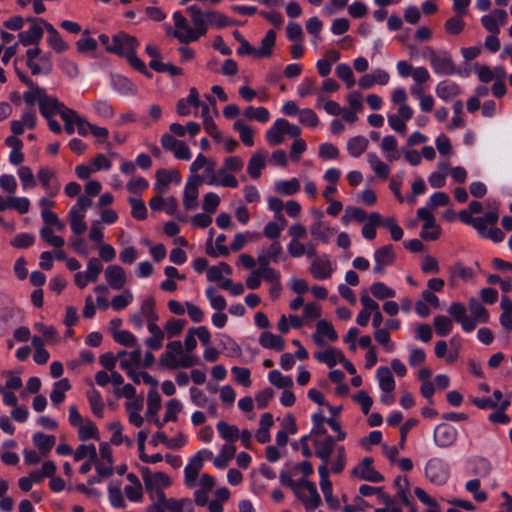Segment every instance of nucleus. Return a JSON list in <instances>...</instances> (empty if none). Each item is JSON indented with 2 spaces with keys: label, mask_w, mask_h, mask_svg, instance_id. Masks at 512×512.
<instances>
[{
  "label": "nucleus",
  "mask_w": 512,
  "mask_h": 512,
  "mask_svg": "<svg viewBox=\"0 0 512 512\" xmlns=\"http://www.w3.org/2000/svg\"><path fill=\"white\" fill-rule=\"evenodd\" d=\"M279 480L283 486L293 490L296 497L304 504L308 512L314 511L321 504V497L315 483L306 479L295 481L287 471L280 472Z\"/></svg>",
  "instance_id": "nucleus-1"
},
{
  "label": "nucleus",
  "mask_w": 512,
  "mask_h": 512,
  "mask_svg": "<svg viewBox=\"0 0 512 512\" xmlns=\"http://www.w3.org/2000/svg\"><path fill=\"white\" fill-rule=\"evenodd\" d=\"M198 358L185 353L181 341H171L166 345V351L159 358V365L170 370L190 368L198 363Z\"/></svg>",
  "instance_id": "nucleus-2"
},
{
  "label": "nucleus",
  "mask_w": 512,
  "mask_h": 512,
  "mask_svg": "<svg viewBox=\"0 0 512 512\" xmlns=\"http://www.w3.org/2000/svg\"><path fill=\"white\" fill-rule=\"evenodd\" d=\"M141 476L152 502L159 500V495L165 494L163 488L171 485V480L166 474L163 472L151 473L147 467L142 468Z\"/></svg>",
  "instance_id": "nucleus-3"
},
{
  "label": "nucleus",
  "mask_w": 512,
  "mask_h": 512,
  "mask_svg": "<svg viewBox=\"0 0 512 512\" xmlns=\"http://www.w3.org/2000/svg\"><path fill=\"white\" fill-rule=\"evenodd\" d=\"M430 66L433 72L439 76H451L457 73V67L452 58L446 53H437L432 48H427Z\"/></svg>",
  "instance_id": "nucleus-4"
},
{
  "label": "nucleus",
  "mask_w": 512,
  "mask_h": 512,
  "mask_svg": "<svg viewBox=\"0 0 512 512\" xmlns=\"http://www.w3.org/2000/svg\"><path fill=\"white\" fill-rule=\"evenodd\" d=\"M425 474L430 482L436 485H442L449 477V469L443 460L433 458L426 463Z\"/></svg>",
  "instance_id": "nucleus-5"
},
{
  "label": "nucleus",
  "mask_w": 512,
  "mask_h": 512,
  "mask_svg": "<svg viewBox=\"0 0 512 512\" xmlns=\"http://www.w3.org/2000/svg\"><path fill=\"white\" fill-rule=\"evenodd\" d=\"M139 42L136 37L120 32L113 36V47L108 48V52L126 57L138 47Z\"/></svg>",
  "instance_id": "nucleus-6"
},
{
  "label": "nucleus",
  "mask_w": 512,
  "mask_h": 512,
  "mask_svg": "<svg viewBox=\"0 0 512 512\" xmlns=\"http://www.w3.org/2000/svg\"><path fill=\"white\" fill-rule=\"evenodd\" d=\"M352 476L373 483L384 481V476L373 467V459L365 457L357 466L351 471Z\"/></svg>",
  "instance_id": "nucleus-7"
},
{
  "label": "nucleus",
  "mask_w": 512,
  "mask_h": 512,
  "mask_svg": "<svg viewBox=\"0 0 512 512\" xmlns=\"http://www.w3.org/2000/svg\"><path fill=\"white\" fill-rule=\"evenodd\" d=\"M187 11L191 17V21L194 24V31H191L190 39H199L204 36L208 30L209 17L208 12H203L198 6L191 5L187 8Z\"/></svg>",
  "instance_id": "nucleus-8"
},
{
  "label": "nucleus",
  "mask_w": 512,
  "mask_h": 512,
  "mask_svg": "<svg viewBox=\"0 0 512 512\" xmlns=\"http://www.w3.org/2000/svg\"><path fill=\"white\" fill-rule=\"evenodd\" d=\"M373 258L375 262L373 272L375 274L382 275L385 273L386 267L394 263L396 254L393 246L388 244L376 249L374 251Z\"/></svg>",
  "instance_id": "nucleus-9"
},
{
  "label": "nucleus",
  "mask_w": 512,
  "mask_h": 512,
  "mask_svg": "<svg viewBox=\"0 0 512 512\" xmlns=\"http://www.w3.org/2000/svg\"><path fill=\"white\" fill-rule=\"evenodd\" d=\"M434 442L438 447L446 448L455 443L458 437L457 429L447 423H441L434 429Z\"/></svg>",
  "instance_id": "nucleus-10"
},
{
  "label": "nucleus",
  "mask_w": 512,
  "mask_h": 512,
  "mask_svg": "<svg viewBox=\"0 0 512 512\" xmlns=\"http://www.w3.org/2000/svg\"><path fill=\"white\" fill-rule=\"evenodd\" d=\"M203 181L200 175H191L184 187L183 206L186 210H194L198 206V186Z\"/></svg>",
  "instance_id": "nucleus-11"
},
{
  "label": "nucleus",
  "mask_w": 512,
  "mask_h": 512,
  "mask_svg": "<svg viewBox=\"0 0 512 512\" xmlns=\"http://www.w3.org/2000/svg\"><path fill=\"white\" fill-rule=\"evenodd\" d=\"M466 311L465 305L460 302H453L448 309L452 319L460 323L465 332L470 333L476 328V323L475 319L467 316Z\"/></svg>",
  "instance_id": "nucleus-12"
},
{
  "label": "nucleus",
  "mask_w": 512,
  "mask_h": 512,
  "mask_svg": "<svg viewBox=\"0 0 512 512\" xmlns=\"http://www.w3.org/2000/svg\"><path fill=\"white\" fill-rule=\"evenodd\" d=\"M66 108L64 103L60 102L56 97L48 95L47 91H42L39 111L44 118H49V116L56 114L60 115Z\"/></svg>",
  "instance_id": "nucleus-13"
},
{
  "label": "nucleus",
  "mask_w": 512,
  "mask_h": 512,
  "mask_svg": "<svg viewBox=\"0 0 512 512\" xmlns=\"http://www.w3.org/2000/svg\"><path fill=\"white\" fill-rule=\"evenodd\" d=\"M508 15L503 9H495L490 14L481 18L483 27L493 34L500 33V26L505 25Z\"/></svg>",
  "instance_id": "nucleus-14"
},
{
  "label": "nucleus",
  "mask_w": 512,
  "mask_h": 512,
  "mask_svg": "<svg viewBox=\"0 0 512 512\" xmlns=\"http://www.w3.org/2000/svg\"><path fill=\"white\" fill-rule=\"evenodd\" d=\"M37 125L36 111L32 108L25 110L21 119L13 120L10 123L11 131L14 135H21L25 129L32 130Z\"/></svg>",
  "instance_id": "nucleus-15"
},
{
  "label": "nucleus",
  "mask_w": 512,
  "mask_h": 512,
  "mask_svg": "<svg viewBox=\"0 0 512 512\" xmlns=\"http://www.w3.org/2000/svg\"><path fill=\"white\" fill-rule=\"evenodd\" d=\"M309 271L315 279L324 280L332 276L333 268L327 255L313 259Z\"/></svg>",
  "instance_id": "nucleus-16"
},
{
  "label": "nucleus",
  "mask_w": 512,
  "mask_h": 512,
  "mask_svg": "<svg viewBox=\"0 0 512 512\" xmlns=\"http://www.w3.org/2000/svg\"><path fill=\"white\" fill-rule=\"evenodd\" d=\"M206 184L211 186H221L228 188H236L238 180L234 175L227 171L224 167L218 169L215 174L205 179Z\"/></svg>",
  "instance_id": "nucleus-17"
},
{
  "label": "nucleus",
  "mask_w": 512,
  "mask_h": 512,
  "mask_svg": "<svg viewBox=\"0 0 512 512\" xmlns=\"http://www.w3.org/2000/svg\"><path fill=\"white\" fill-rule=\"evenodd\" d=\"M105 280L114 290H121L126 284V273L121 266L110 265L105 270Z\"/></svg>",
  "instance_id": "nucleus-18"
},
{
  "label": "nucleus",
  "mask_w": 512,
  "mask_h": 512,
  "mask_svg": "<svg viewBox=\"0 0 512 512\" xmlns=\"http://www.w3.org/2000/svg\"><path fill=\"white\" fill-rule=\"evenodd\" d=\"M203 465L202 459L196 454L190 458L184 468V482L187 487L194 488L196 486V480Z\"/></svg>",
  "instance_id": "nucleus-19"
},
{
  "label": "nucleus",
  "mask_w": 512,
  "mask_h": 512,
  "mask_svg": "<svg viewBox=\"0 0 512 512\" xmlns=\"http://www.w3.org/2000/svg\"><path fill=\"white\" fill-rule=\"evenodd\" d=\"M283 254V247L279 241H273L267 249L262 248L257 252V262L261 265V260L264 259L266 265L271 262L279 263Z\"/></svg>",
  "instance_id": "nucleus-20"
},
{
  "label": "nucleus",
  "mask_w": 512,
  "mask_h": 512,
  "mask_svg": "<svg viewBox=\"0 0 512 512\" xmlns=\"http://www.w3.org/2000/svg\"><path fill=\"white\" fill-rule=\"evenodd\" d=\"M326 336L330 341H336L338 334L330 322L325 319L319 320L316 325V332L313 334L315 344L324 345L323 337Z\"/></svg>",
  "instance_id": "nucleus-21"
},
{
  "label": "nucleus",
  "mask_w": 512,
  "mask_h": 512,
  "mask_svg": "<svg viewBox=\"0 0 512 512\" xmlns=\"http://www.w3.org/2000/svg\"><path fill=\"white\" fill-rule=\"evenodd\" d=\"M435 92L441 100L449 102L461 93V88L454 81L443 80L436 85Z\"/></svg>",
  "instance_id": "nucleus-22"
},
{
  "label": "nucleus",
  "mask_w": 512,
  "mask_h": 512,
  "mask_svg": "<svg viewBox=\"0 0 512 512\" xmlns=\"http://www.w3.org/2000/svg\"><path fill=\"white\" fill-rule=\"evenodd\" d=\"M41 25H31L27 31L18 34L19 43L23 46L38 45L43 37V29Z\"/></svg>",
  "instance_id": "nucleus-23"
},
{
  "label": "nucleus",
  "mask_w": 512,
  "mask_h": 512,
  "mask_svg": "<svg viewBox=\"0 0 512 512\" xmlns=\"http://www.w3.org/2000/svg\"><path fill=\"white\" fill-rule=\"evenodd\" d=\"M315 455L322 462H329V459L335 449V440L331 435H328L324 440H315Z\"/></svg>",
  "instance_id": "nucleus-24"
},
{
  "label": "nucleus",
  "mask_w": 512,
  "mask_h": 512,
  "mask_svg": "<svg viewBox=\"0 0 512 512\" xmlns=\"http://www.w3.org/2000/svg\"><path fill=\"white\" fill-rule=\"evenodd\" d=\"M113 89L123 96H134L137 94V87L128 78L122 75L111 77Z\"/></svg>",
  "instance_id": "nucleus-25"
},
{
  "label": "nucleus",
  "mask_w": 512,
  "mask_h": 512,
  "mask_svg": "<svg viewBox=\"0 0 512 512\" xmlns=\"http://www.w3.org/2000/svg\"><path fill=\"white\" fill-rule=\"evenodd\" d=\"M376 377L382 392L393 393L395 390V380L390 368L386 366L378 367L376 371Z\"/></svg>",
  "instance_id": "nucleus-26"
},
{
  "label": "nucleus",
  "mask_w": 512,
  "mask_h": 512,
  "mask_svg": "<svg viewBox=\"0 0 512 512\" xmlns=\"http://www.w3.org/2000/svg\"><path fill=\"white\" fill-rule=\"evenodd\" d=\"M310 234L312 237L322 243H328L334 232L328 223L324 221L313 222L310 227Z\"/></svg>",
  "instance_id": "nucleus-27"
},
{
  "label": "nucleus",
  "mask_w": 512,
  "mask_h": 512,
  "mask_svg": "<svg viewBox=\"0 0 512 512\" xmlns=\"http://www.w3.org/2000/svg\"><path fill=\"white\" fill-rule=\"evenodd\" d=\"M179 184L181 182V176L176 170L159 169L156 171V183L155 189L162 190L163 187H167L171 182Z\"/></svg>",
  "instance_id": "nucleus-28"
},
{
  "label": "nucleus",
  "mask_w": 512,
  "mask_h": 512,
  "mask_svg": "<svg viewBox=\"0 0 512 512\" xmlns=\"http://www.w3.org/2000/svg\"><path fill=\"white\" fill-rule=\"evenodd\" d=\"M55 175H56L55 171L53 169L47 168V167H43L38 171V179L50 196H55L60 190L59 184H56V185L50 184V181L53 178H55Z\"/></svg>",
  "instance_id": "nucleus-29"
},
{
  "label": "nucleus",
  "mask_w": 512,
  "mask_h": 512,
  "mask_svg": "<svg viewBox=\"0 0 512 512\" xmlns=\"http://www.w3.org/2000/svg\"><path fill=\"white\" fill-rule=\"evenodd\" d=\"M285 129L282 118L275 120L273 125L266 132V140L271 146L280 145L284 141Z\"/></svg>",
  "instance_id": "nucleus-30"
},
{
  "label": "nucleus",
  "mask_w": 512,
  "mask_h": 512,
  "mask_svg": "<svg viewBox=\"0 0 512 512\" xmlns=\"http://www.w3.org/2000/svg\"><path fill=\"white\" fill-rule=\"evenodd\" d=\"M181 403L177 399H171L166 403V412L162 421L154 419V424L162 428L169 421H177V414L181 411Z\"/></svg>",
  "instance_id": "nucleus-31"
},
{
  "label": "nucleus",
  "mask_w": 512,
  "mask_h": 512,
  "mask_svg": "<svg viewBox=\"0 0 512 512\" xmlns=\"http://www.w3.org/2000/svg\"><path fill=\"white\" fill-rule=\"evenodd\" d=\"M344 354L335 348H329L325 351L316 352L314 357L317 361L325 363L328 367L335 366L338 362L343 361Z\"/></svg>",
  "instance_id": "nucleus-32"
},
{
  "label": "nucleus",
  "mask_w": 512,
  "mask_h": 512,
  "mask_svg": "<svg viewBox=\"0 0 512 512\" xmlns=\"http://www.w3.org/2000/svg\"><path fill=\"white\" fill-rule=\"evenodd\" d=\"M259 344L266 349H274L276 351H282L285 348V340L271 332H264L259 338Z\"/></svg>",
  "instance_id": "nucleus-33"
},
{
  "label": "nucleus",
  "mask_w": 512,
  "mask_h": 512,
  "mask_svg": "<svg viewBox=\"0 0 512 512\" xmlns=\"http://www.w3.org/2000/svg\"><path fill=\"white\" fill-rule=\"evenodd\" d=\"M161 408V396L156 389H151L147 396V411L146 417L148 420L153 421L157 417V413Z\"/></svg>",
  "instance_id": "nucleus-34"
},
{
  "label": "nucleus",
  "mask_w": 512,
  "mask_h": 512,
  "mask_svg": "<svg viewBox=\"0 0 512 512\" xmlns=\"http://www.w3.org/2000/svg\"><path fill=\"white\" fill-rule=\"evenodd\" d=\"M469 469L478 477H486L491 471V464L486 458L476 456L469 460Z\"/></svg>",
  "instance_id": "nucleus-35"
},
{
  "label": "nucleus",
  "mask_w": 512,
  "mask_h": 512,
  "mask_svg": "<svg viewBox=\"0 0 512 512\" xmlns=\"http://www.w3.org/2000/svg\"><path fill=\"white\" fill-rule=\"evenodd\" d=\"M468 307L471 312L470 318L475 319V323H487L489 321L488 310L476 299L470 298Z\"/></svg>",
  "instance_id": "nucleus-36"
},
{
  "label": "nucleus",
  "mask_w": 512,
  "mask_h": 512,
  "mask_svg": "<svg viewBox=\"0 0 512 512\" xmlns=\"http://www.w3.org/2000/svg\"><path fill=\"white\" fill-rule=\"evenodd\" d=\"M45 29L48 32L47 42L55 51L60 53L68 49L59 32L50 23H45Z\"/></svg>",
  "instance_id": "nucleus-37"
},
{
  "label": "nucleus",
  "mask_w": 512,
  "mask_h": 512,
  "mask_svg": "<svg viewBox=\"0 0 512 512\" xmlns=\"http://www.w3.org/2000/svg\"><path fill=\"white\" fill-rule=\"evenodd\" d=\"M369 141L364 136H355L348 140L347 150L348 153L355 158L360 157L367 149Z\"/></svg>",
  "instance_id": "nucleus-38"
},
{
  "label": "nucleus",
  "mask_w": 512,
  "mask_h": 512,
  "mask_svg": "<svg viewBox=\"0 0 512 512\" xmlns=\"http://www.w3.org/2000/svg\"><path fill=\"white\" fill-rule=\"evenodd\" d=\"M276 42V33L274 30L267 31L265 37L261 41V45L256 49V57H269L272 54V48Z\"/></svg>",
  "instance_id": "nucleus-39"
},
{
  "label": "nucleus",
  "mask_w": 512,
  "mask_h": 512,
  "mask_svg": "<svg viewBox=\"0 0 512 512\" xmlns=\"http://www.w3.org/2000/svg\"><path fill=\"white\" fill-rule=\"evenodd\" d=\"M71 388L67 378L60 379L54 383L50 399L55 405L61 404L65 400V393Z\"/></svg>",
  "instance_id": "nucleus-40"
},
{
  "label": "nucleus",
  "mask_w": 512,
  "mask_h": 512,
  "mask_svg": "<svg viewBox=\"0 0 512 512\" xmlns=\"http://www.w3.org/2000/svg\"><path fill=\"white\" fill-rule=\"evenodd\" d=\"M266 153H255L249 160L247 172L252 178H258L265 166Z\"/></svg>",
  "instance_id": "nucleus-41"
},
{
  "label": "nucleus",
  "mask_w": 512,
  "mask_h": 512,
  "mask_svg": "<svg viewBox=\"0 0 512 512\" xmlns=\"http://www.w3.org/2000/svg\"><path fill=\"white\" fill-rule=\"evenodd\" d=\"M275 190L282 195H294L300 190V182L297 178L280 180L275 183Z\"/></svg>",
  "instance_id": "nucleus-42"
},
{
  "label": "nucleus",
  "mask_w": 512,
  "mask_h": 512,
  "mask_svg": "<svg viewBox=\"0 0 512 512\" xmlns=\"http://www.w3.org/2000/svg\"><path fill=\"white\" fill-rule=\"evenodd\" d=\"M367 160L378 177L382 179L388 178L390 173V167L386 163L381 161L380 158L375 153H368Z\"/></svg>",
  "instance_id": "nucleus-43"
},
{
  "label": "nucleus",
  "mask_w": 512,
  "mask_h": 512,
  "mask_svg": "<svg viewBox=\"0 0 512 512\" xmlns=\"http://www.w3.org/2000/svg\"><path fill=\"white\" fill-rule=\"evenodd\" d=\"M232 268L226 262H220L218 265L211 266L207 270V279L210 282H220L223 279V275H230Z\"/></svg>",
  "instance_id": "nucleus-44"
},
{
  "label": "nucleus",
  "mask_w": 512,
  "mask_h": 512,
  "mask_svg": "<svg viewBox=\"0 0 512 512\" xmlns=\"http://www.w3.org/2000/svg\"><path fill=\"white\" fill-rule=\"evenodd\" d=\"M216 428L220 436L226 441L235 442L239 437V429L225 421L218 422Z\"/></svg>",
  "instance_id": "nucleus-45"
},
{
  "label": "nucleus",
  "mask_w": 512,
  "mask_h": 512,
  "mask_svg": "<svg viewBox=\"0 0 512 512\" xmlns=\"http://www.w3.org/2000/svg\"><path fill=\"white\" fill-rule=\"evenodd\" d=\"M55 441L56 439L54 436L46 435L42 432H36L33 435V442L35 446H37L38 449L44 454L53 448Z\"/></svg>",
  "instance_id": "nucleus-46"
},
{
  "label": "nucleus",
  "mask_w": 512,
  "mask_h": 512,
  "mask_svg": "<svg viewBox=\"0 0 512 512\" xmlns=\"http://www.w3.org/2000/svg\"><path fill=\"white\" fill-rule=\"evenodd\" d=\"M53 69V65L51 62V55L50 53L42 54L38 62H36L33 67L31 68V73L33 75H39V74H45L48 75L51 73Z\"/></svg>",
  "instance_id": "nucleus-47"
},
{
  "label": "nucleus",
  "mask_w": 512,
  "mask_h": 512,
  "mask_svg": "<svg viewBox=\"0 0 512 512\" xmlns=\"http://www.w3.org/2000/svg\"><path fill=\"white\" fill-rule=\"evenodd\" d=\"M77 429H78L79 439L82 441H85L88 439H98V437H99L97 427L89 419L84 420V422Z\"/></svg>",
  "instance_id": "nucleus-48"
},
{
  "label": "nucleus",
  "mask_w": 512,
  "mask_h": 512,
  "mask_svg": "<svg viewBox=\"0 0 512 512\" xmlns=\"http://www.w3.org/2000/svg\"><path fill=\"white\" fill-rule=\"evenodd\" d=\"M244 116L249 120L255 119L260 123H266L270 119V112L265 107L248 106L244 110Z\"/></svg>",
  "instance_id": "nucleus-49"
},
{
  "label": "nucleus",
  "mask_w": 512,
  "mask_h": 512,
  "mask_svg": "<svg viewBox=\"0 0 512 512\" xmlns=\"http://www.w3.org/2000/svg\"><path fill=\"white\" fill-rule=\"evenodd\" d=\"M87 399L95 416L102 418L104 403L99 391L93 389L87 393Z\"/></svg>",
  "instance_id": "nucleus-50"
},
{
  "label": "nucleus",
  "mask_w": 512,
  "mask_h": 512,
  "mask_svg": "<svg viewBox=\"0 0 512 512\" xmlns=\"http://www.w3.org/2000/svg\"><path fill=\"white\" fill-rule=\"evenodd\" d=\"M381 148L385 153H387V160L392 162L399 159V153L396 151L397 140L394 136H385L382 139Z\"/></svg>",
  "instance_id": "nucleus-51"
},
{
  "label": "nucleus",
  "mask_w": 512,
  "mask_h": 512,
  "mask_svg": "<svg viewBox=\"0 0 512 512\" xmlns=\"http://www.w3.org/2000/svg\"><path fill=\"white\" fill-rule=\"evenodd\" d=\"M84 217L85 214H79L76 210L69 211L70 226L74 234L81 235L86 231L87 224Z\"/></svg>",
  "instance_id": "nucleus-52"
},
{
  "label": "nucleus",
  "mask_w": 512,
  "mask_h": 512,
  "mask_svg": "<svg viewBox=\"0 0 512 512\" xmlns=\"http://www.w3.org/2000/svg\"><path fill=\"white\" fill-rule=\"evenodd\" d=\"M108 429L112 433L111 442L114 445H121L126 442L128 446H132V441L128 437L122 435V424L119 421H114L108 424Z\"/></svg>",
  "instance_id": "nucleus-53"
},
{
  "label": "nucleus",
  "mask_w": 512,
  "mask_h": 512,
  "mask_svg": "<svg viewBox=\"0 0 512 512\" xmlns=\"http://www.w3.org/2000/svg\"><path fill=\"white\" fill-rule=\"evenodd\" d=\"M370 291L372 295L379 300L393 298L396 295L395 290L388 287L383 282H374L370 287Z\"/></svg>",
  "instance_id": "nucleus-54"
},
{
  "label": "nucleus",
  "mask_w": 512,
  "mask_h": 512,
  "mask_svg": "<svg viewBox=\"0 0 512 512\" xmlns=\"http://www.w3.org/2000/svg\"><path fill=\"white\" fill-rule=\"evenodd\" d=\"M78 115V112L68 107L60 114V117L65 124L64 128L67 134L71 135L74 133Z\"/></svg>",
  "instance_id": "nucleus-55"
},
{
  "label": "nucleus",
  "mask_w": 512,
  "mask_h": 512,
  "mask_svg": "<svg viewBox=\"0 0 512 512\" xmlns=\"http://www.w3.org/2000/svg\"><path fill=\"white\" fill-rule=\"evenodd\" d=\"M149 66L156 72L168 73L171 76L182 75L183 71L181 68L173 65L172 63H163L162 61H150Z\"/></svg>",
  "instance_id": "nucleus-56"
},
{
  "label": "nucleus",
  "mask_w": 512,
  "mask_h": 512,
  "mask_svg": "<svg viewBox=\"0 0 512 512\" xmlns=\"http://www.w3.org/2000/svg\"><path fill=\"white\" fill-rule=\"evenodd\" d=\"M233 129L239 132L241 141L248 147L254 144V131L241 121L233 124Z\"/></svg>",
  "instance_id": "nucleus-57"
},
{
  "label": "nucleus",
  "mask_w": 512,
  "mask_h": 512,
  "mask_svg": "<svg viewBox=\"0 0 512 512\" xmlns=\"http://www.w3.org/2000/svg\"><path fill=\"white\" fill-rule=\"evenodd\" d=\"M259 274L261 279H264L268 283L274 284L281 282L279 271L270 267V265H266L264 259L261 260V265H259Z\"/></svg>",
  "instance_id": "nucleus-58"
},
{
  "label": "nucleus",
  "mask_w": 512,
  "mask_h": 512,
  "mask_svg": "<svg viewBox=\"0 0 512 512\" xmlns=\"http://www.w3.org/2000/svg\"><path fill=\"white\" fill-rule=\"evenodd\" d=\"M335 73L339 79L345 82L347 88H352L355 85L356 81L354 74L352 68L348 64L341 63L337 65Z\"/></svg>",
  "instance_id": "nucleus-59"
},
{
  "label": "nucleus",
  "mask_w": 512,
  "mask_h": 512,
  "mask_svg": "<svg viewBox=\"0 0 512 512\" xmlns=\"http://www.w3.org/2000/svg\"><path fill=\"white\" fill-rule=\"evenodd\" d=\"M268 379L272 385L278 388H291L294 384L290 376H284L278 370H271L268 373Z\"/></svg>",
  "instance_id": "nucleus-60"
},
{
  "label": "nucleus",
  "mask_w": 512,
  "mask_h": 512,
  "mask_svg": "<svg viewBox=\"0 0 512 512\" xmlns=\"http://www.w3.org/2000/svg\"><path fill=\"white\" fill-rule=\"evenodd\" d=\"M157 437L161 438V443L162 444L166 445L167 448L173 449V450H177V449L182 448L186 444V442H187L186 437L183 434H181V433L178 434L174 438H168L167 435L164 432L158 431L157 432Z\"/></svg>",
  "instance_id": "nucleus-61"
},
{
  "label": "nucleus",
  "mask_w": 512,
  "mask_h": 512,
  "mask_svg": "<svg viewBox=\"0 0 512 512\" xmlns=\"http://www.w3.org/2000/svg\"><path fill=\"white\" fill-rule=\"evenodd\" d=\"M163 506L169 512H183L187 506H191V500L188 498L183 499H175V498H166L164 494Z\"/></svg>",
  "instance_id": "nucleus-62"
},
{
  "label": "nucleus",
  "mask_w": 512,
  "mask_h": 512,
  "mask_svg": "<svg viewBox=\"0 0 512 512\" xmlns=\"http://www.w3.org/2000/svg\"><path fill=\"white\" fill-rule=\"evenodd\" d=\"M187 324L186 319H169L165 324V332L167 333L169 338L178 336L182 333L183 329Z\"/></svg>",
  "instance_id": "nucleus-63"
},
{
  "label": "nucleus",
  "mask_w": 512,
  "mask_h": 512,
  "mask_svg": "<svg viewBox=\"0 0 512 512\" xmlns=\"http://www.w3.org/2000/svg\"><path fill=\"white\" fill-rule=\"evenodd\" d=\"M92 106L94 112L101 118L110 119L115 114L112 105L107 100H97Z\"/></svg>",
  "instance_id": "nucleus-64"
}]
</instances>
